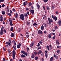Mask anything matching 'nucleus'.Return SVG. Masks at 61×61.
<instances>
[{
    "instance_id": "nucleus-5",
    "label": "nucleus",
    "mask_w": 61,
    "mask_h": 61,
    "mask_svg": "<svg viewBox=\"0 0 61 61\" xmlns=\"http://www.w3.org/2000/svg\"><path fill=\"white\" fill-rule=\"evenodd\" d=\"M48 20L49 21V24H51V21L52 23H53V22H54V21H53L51 19H51H50V18H48Z\"/></svg>"
},
{
    "instance_id": "nucleus-18",
    "label": "nucleus",
    "mask_w": 61,
    "mask_h": 61,
    "mask_svg": "<svg viewBox=\"0 0 61 61\" xmlns=\"http://www.w3.org/2000/svg\"><path fill=\"white\" fill-rule=\"evenodd\" d=\"M39 43L40 44H41V45H42V44H43V42H42V40H41L39 42Z\"/></svg>"
},
{
    "instance_id": "nucleus-16",
    "label": "nucleus",
    "mask_w": 61,
    "mask_h": 61,
    "mask_svg": "<svg viewBox=\"0 0 61 61\" xmlns=\"http://www.w3.org/2000/svg\"><path fill=\"white\" fill-rule=\"evenodd\" d=\"M41 29L42 30H44V25H42L41 27Z\"/></svg>"
},
{
    "instance_id": "nucleus-43",
    "label": "nucleus",
    "mask_w": 61,
    "mask_h": 61,
    "mask_svg": "<svg viewBox=\"0 0 61 61\" xmlns=\"http://www.w3.org/2000/svg\"><path fill=\"white\" fill-rule=\"evenodd\" d=\"M12 10L13 11H14V12H15V11H16V10H15V9H12Z\"/></svg>"
},
{
    "instance_id": "nucleus-51",
    "label": "nucleus",
    "mask_w": 61,
    "mask_h": 61,
    "mask_svg": "<svg viewBox=\"0 0 61 61\" xmlns=\"http://www.w3.org/2000/svg\"><path fill=\"white\" fill-rule=\"evenodd\" d=\"M3 61H5V58H3Z\"/></svg>"
},
{
    "instance_id": "nucleus-20",
    "label": "nucleus",
    "mask_w": 61,
    "mask_h": 61,
    "mask_svg": "<svg viewBox=\"0 0 61 61\" xmlns=\"http://www.w3.org/2000/svg\"><path fill=\"white\" fill-rule=\"evenodd\" d=\"M58 23L59 24V25H61V21L60 20H59L58 21Z\"/></svg>"
},
{
    "instance_id": "nucleus-24",
    "label": "nucleus",
    "mask_w": 61,
    "mask_h": 61,
    "mask_svg": "<svg viewBox=\"0 0 61 61\" xmlns=\"http://www.w3.org/2000/svg\"><path fill=\"white\" fill-rule=\"evenodd\" d=\"M47 49L48 50H51V49L49 48V46L48 45L47 46Z\"/></svg>"
},
{
    "instance_id": "nucleus-46",
    "label": "nucleus",
    "mask_w": 61,
    "mask_h": 61,
    "mask_svg": "<svg viewBox=\"0 0 61 61\" xmlns=\"http://www.w3.org/2000/svg\"><path fill=\"white\" fill-rule=\"evenodd\" d=\"M49 48H50L51 49H52V46L51 45H50L49 46Z\"/></svg>"
},
{
    "instance_id": "nucleus-23",
    "label": "nucleus",
    "mask_w": 61,
    "mask_h": 61,
    "mask_svg": "<svg viewBox=\"0 0 61 61\" xmlns=\"http://www.w3.org/2000/svg\"><path fill=\"white\" fill-rule=\"evenodd\" d=\"M57 53H58V54H59L60 53V50H58L57 51H56Z\"/></svg>"
},
{
    "instance_id": "nucleus-8",
    "label": "nucleus",
    "mask_w": 61,
    "mask_h": 61,
    "mask_svg": "<svg viewBox=\"0 0 61 61\" xmlns=\"http://www.w3.org/2000/svg\"><path fill=\"white\" fill-rule=\"evenodd\" d=\"M38 34H43V32L39 30L38 31Z\"/></svg>"
},
{
    "instance_id": "nucleus-3",
    "label": "nucleus",
    "mask_w": 61,
    "mask_h": 61,
    "mask_svg": "<svg viewBox=\"0 0 61 61\" xmlns=\"http://www.w3.org/2000/svg\"><path fill=\"white\" fill-rule=\"evenodd\" d=\"M20 18L21 19H22L23 20H24V19H25V17L24 15V14H21L20 16Z\"/></svg>"
},
{
    "instance_id": "nucleus-9",
    "label": "nucleus",
    "mask_w": 61,
    "mask_h": 61,
    "mask_svg": "<svg viewBox=\"0 0 61 61\" xmlns=\"http://www.w3.org/2000/svg\"><path fill=\"white\" fill-rule=\"evenodd\" d=\"M54 57H55L56 59H58V56H56L55 54L54 55Z\"/></svg>"
},
{
    "instance_id": "nucleus-44",
    "label": "nucleus",
    "mask_w": 61,
    "mask_h": 61,
    "mask_svg": "<svg viewBox=\"0 0 61 61\" xmlns=\"http://www.w3.org/2000/svg\"><path fill=\"white\" fill-rule=\"evenodd\" d=\"M45 56L46 58H47V54H45Z\"/></svg>"
},
{
    "instance_id": "nucleus-54",
    "label": "nucleus",
    "mask_w": 61,
    "mask_h": 61,
    "mask_svg": "<svg viewBox=\"0 0 61 61\" xmlns=\"http://www.w3.org/2000/svg\"><path fill=\"white\" fill-rule=\"evenodd\" d=\"M8 53H10L11 52V51H10V50H8Z\"/></svg>"
},
{
    "instance_id": "nucleus-22",
    "label": "nucleus",
    "mask_w": 61,
    "mask_h": 61,
    "mask_svg": "<svg viewBox=\"0 0 61 61\" xmlns=\"http://www.w3.org/2000/svg\"><path fill=\"white\" fill-rule=\"evenodd\" d=\"M14 34L12 33L11 34L10 36L11 37H13L14 36Z\"/></svg>"
},
{
    "instance_id": "nucleus-11",
    "label": "nucleus",
    "mask_w": 61,
    "mask_h": 61,
    "mask_svg": "<svg viewBox=\"0 0 61 61\" xmlns=\"http://www.w3.org/2000/svg\"><path fill=\"white\" fill-rule=\"evenodd\" d=\"M0 22H2L3 21V17L2 16L0 17Z\"/></svg>"
},
{
    "instance_id": "nucleus-30",
    "label": "nucleus",
    "mask_w": 61,
    "mask_h": 61,
    "mask_svg": "<svg viewBox=\"0 0 61 61\" xmlns=\"http://www.w3.org/2000/svg\"><path fill=\"white\" fill-rule=\"evenodd\" d=\"M54 18L55 21H56V20H57V17H55Z\"/></svg>"
},
{
    "instance_id": "nucleus-59",
    "label": "nucleus",
    "mask_w": 61,
    "mask_h": 61,
    "mask_svg": "<svg viewBox=\"0 0 61 61\" xmlns=\"http://www.w3.org/2000/svg\"><path fill=\"white\" fill-rule=\"evenodd\" d=\"M11 55H12V53H10L9 54V56H11Z\"/></svg>"
},
{
    "instance_id": "nucleus-26",
    "label": "nucleus",
    "mask_w": 61,
    "mask_h": 61,
    "mask_svg": "<svg viewBox=\"0 0 61 61\" xmlns=\"http://www.w3.org/2000/svg\"><path fill=\"white\" fill-rule=\"evenodd\" d=\"M9 22H12V19H9Z\"/></svg>"
},
{
    "instance_id": "nucleus-61",
    "label": "nucleus",
    "mask_w": 61,
    "mask_h": 61,
    "mask_svg": "<svg viewBox=\"0 0 61 61\" xmlns=\"http://www.w3.org/2000/svg\"><path fill=\"white\" fill-rule=\"evenodd\" d=\"M52 9H54L55 8V6H53L52 7Z\"/></svg>"
},
{
    "instance_id": "nucleus-64",
    "label": "nucleus",
    "mask_w": 61,
    "mask_h": 61,
    "mask_svg": "<svg viewBox=\"0 0 61 61\" xmlns=\"http://www.w3.org/2000/svg\"><path fill=\"white\" fill-rule=\"evenodd\" d=\"M37 46H40V44H39V43H38V45H37Z\"/></svg>"
},
{
    "instance_id": "nucleus-45",
    "label": "nucleus",
    "mask_w": 61,
    "mask_h": 61,
    "mask_svg": "<svg viewBox=\"0 0 61 61\" xmlns=\"http://www.w3.org/2000/svg\"><path fill=\"white\" fill-rule=\"evenodd\" d=\"M56 14L57 15L58 14V11H56Z\"/></svg>"
},
{
    "instance_id": "nucleus-50",
    "label": "nucleus",
    "mask_w": 61,
    "mask_h": 61,
    "mask_svg": "<svg viewBox=\"0 0 61 61\" xmlns=\"http://www.w3.org/2000/svg\"><path fill=\"white\" fill-rule=\"evenodd\" d=\"M51 16L53 18V19H54V18H55V17L54 16V15H53Z\"/></svg>"
},
{
    "instance_id": "nucleus-31",
    "label": "nucleus",
    "mask_w": 61,
    "mask_h": 61,
    "mask_svg": "<svg viewBox=\"0 0 61 61\" xmlns=\"http://www.w3.org/2000/svg\"><path fill=\"white\" fill-rule=\"evenodd\" d=\"M1 12L3 15H5V11H3Z\"/></svg>"
},
{
    "instance_id": "nucleus-57",
    "label": "nucleus",
    "mask_w": 61,
    "mask_h": 61,
    "mask_svg": "<svg viewBox=\"0 0 61 61\" xmlns=\"http://www.w3.org/2000/svg\"><path fill=\"white\" fill-rule=\"evenodd\" d=\"M57 47L58 48H59L60 47V46H57Z\"/></svg>"
},
{
    "instance_id": "nucleus-29",
    "label": "nucleus",
    "mask_w": 61,
    "mask_h": 61,
    "mask_svg": "<svg viewBox=\"0 0 61 61\" xmlns=\"http://www.w3.org/2000/svg\"><path fill=\"white\" fill-rule=\"evenodd\" d=\"M7 15H9V16H11V15H12L10 13H7Z\"/></svg>"
},
{
    "instance_id": "nucleus-27",
    "label": "nucleus",
    "mask_w": 61,
    "mask_h": 61,
    "mask_svg": "<svg viewBox=\"0 0 61 61\" xmlns=\"http://www.w3.org/2000/svg\"><path fill=\"white\" fill-rule=\"evenodd\" d=\"M13 48L14 50H16V46H13Z\"/></svg>"
},
{
    "instance_id": "nucleus-52",
    "label": "nucleus",
    "mask_w": 61,
    "mask_h": 61,
    "mask_svg": "<svg viewBox=\"0 0 61 61\" xmlns=\"http://www.w3.org/2000/svg\"><path fill=\"white\" fill-rule=\"evenodd\" d=\"M39 52L40 54H41V53H42V51H41V50H40Z\"/></svg>"
},
{
    "instance_id": "nucleus-42",
    "label": "nucleus",
    "mask_w": 61,
    "mask_h": 61,
    "mask_svg": "<svg viewBox=\"0 0 61 61\" xmlns=\"http://www.w3.org/2000/svg\"><path fill=\"white\" fill-rule=\"evenodd\" d=\"M51 35H53L54 36H56V34L55 33H51Z\"/></svg>"
},
{
    "instance_id": "nucleus-28",
    "label": "nucleus",
    "mask_w": 61,
    "mask_h": 61,
    "mask_svg": "<svg viewBox=\"0 0 61 61\" xmlns=\"http://www.w3.org/2000/svg\"><path fill=\"white\" fill-rule=\"evenodd\" d=\"M34 46V44L33 43H32L31 44H30V47H32V46Z\"/></svg>"
},
{
    "instance_id": "nucleus-33",
    "label": "nucleus",
    "mask_w": 61,
    "mask_h": 61,
    "mask_svg": "<svg viewBox=\"0 0 61 61\" xmlns=\"http://www.w3.org/2000/svg\"><path fill=\"white\" fill-rule=\"evenodd\" d=\"M21 53H22V54H24V53H25V51H21Z\"/></svg>"
},
{
    "instance_id": "nucleus-32",
    "label": "nucleus",
    "mask_w": 61,
    "mask_h": 61,
    "mask_svg": "<svg viewBox=\"0 0 61 61\" xmlns=\"http://www.w3.org/2000/svg\"><path fill=\"white\" fill-rule=\"evenodd\" d=\"M58 28V27L56 25L55 26V30H56Z\"/></svg>"
},
{
    "instance_id": "nucleus-14",
    "label": "nucleus",
    "mask_w": 61,
    "mask_h": 61,
    "mask_svg": "<svg viewBox=\"0 0 61 61\" xmlns=\"http://www.w3.org/2000/svg\"><path fill=\"white\" fill-rule=\"evenodd\" d=\"M26 4H27V1H25L23 3V5L24 6H25Z\"/></svg>"
},
{
    "instance_id": "nucleus-10",
    "label": "nucleus",
    "mask_w": 61,
    "mask_h": 61,
    "mask_svg": "<svg viewBox=\"0 0 61 61\" xmlns=\"http://www.w3.org/2000/svg\"><path fill=\"white\" fill-rule=\"evenodd\" d=\"M37 7L38 8V9L39 10V8L40 7V6L39 5L38 3H37Z\"/></svg>"
},
{
    "instance_id": "nucleus-47",
    "label": "nucleus",
    "mask_w": 61,
    "mask_h": 61,
    "mask_svg": "<svg viewBox=\"0 0 61 61\" xmlns=\"http://www.w3.org/2000/svg\"><path fill=\"white\" fill-rule=\"evenodd\" d=\"M41 48H42V47H41V46H40L38 47V49H39H39H41Z\"/></svg>"
},
{
    "instance_id": "nucleus-34",
    "label": "nucleus",
    "mask_w": 61,
    "mask_h": 61,
    "mask_svg": "<svg viewBox=\"0 0 61 61\" xmlns=\"http://www.w3.org/2000/svg\"><path fill=\"white\" fill-rule=\"evenodd\" d=\"M46 8H47V10H48L49 9V7L48 5L46 6Z\"/></svg>"
},
{
    "instance_id": "nucleus-13",
    "label": "nucleus",
    "mask_w": 61,
    "mask_h": 61,
    "mask_svg": "<svg viewBox=\"0 0 61 61\" xmlns=\"http://www.w3.org/2000/svg\"><path fill=\"white\" fill-rule=\"evenodd\" d=\"M59 40H56V44H58V45H59V44H59Z\"/></svg>"
},
{
    "instance_id": "nucleus-49",
    "label": "nucleus",
    "mask_w": 61,
    "mask_h": 61,
    "mask_svg": "<svg viewBox=\"0 0 61 61\" xmlns=\"http://www.w3.org/2000/svg\"><path fill=\"white\" fill-rule=\"evenodd\" d=\"M27 52L28 51H29V48L27 47Z\"/></svg>"
},
{
    "instance_id": "nucleus-12",
    "label": "nucleus",
    "mask_w": 61,
    "mask_h": 61,
    "mask_svg": "<svg viewBox=\"0 0 61 61\" xmlns=\"http://www.w3.org/2000/svg\"><path fill=\"white\" fill-rule=\"evenodd\" d=\"M1 31H0V35H3V30H1Z\"/></svg>"
},
{
    "instance_id": "nucleus-2",
    "label": "nucleus",
    "mask_w": 61,
    "mask_h": 61,
    "mask_svg": "<svg viewBox=\"0 0 61 61\" xmlns=\"http://www.w3.org/2000/svg\"><path fill=\"white\" fill-rule=\"evenodd\" d=\"M5 44H7V45H8V46H11V44H12L11 40H9V42H6Z\"/></svg>"
},
{
    "instance_id": "nucleus-25",
    "label": "nucleus",
    "mask_w": 61,
    "mask_h": 61,
    "mask_svg": "<svg viewBox=\"0 0 61 61\" xmlns=\"http://www.w3.org/2000/svg\"><path fill=\"white\" fill-rule=\"evenodd\" d=\"M13 30H14V28H13V27H11L10 29L11 31H13Z\"/></svg>"
},
{
    "instance_id": "nucleus-39",
    "label": "nucleus",
    "mask_w": 61,
    "mask_h": 61,
    "mask_svg": "<svg viewBox=\"0 0 61 61\" xmlns=\"http://www.w3.org/2000/svg\"><path fill=\"white\" fill-rule=\"evenodd\" d=\"M38 59V57L36 56L35 58V60H37Z\"/></svg>"
},
{
    "instance_id": "nucleus-60",
    "label": "nucleus",
    "mask_w": 61,
    "mask_h": 61,
    "mask_svg": "<svg viewBox=\"0 0 61 61\" xmlns=\"http://www.w3.org/2000/svg\"><path fill=\"white\" fill-rule=\"evenodd\" d=\"M2 7H4V6H5V5H4V4H3L2 5Z\"/></svg>"
},
{
    "instance_id": "nucleus-63",
    "label": "nucleus",
    "mask_w": 61,
    "mask_h": 61,
    "mask_svg": "<svg viewBox=\"0 0 61 61\" xmlns=\"http://www.w3.org/2000/svg\"><path fill=\"white\" fill-rule=\"evenodd\" d=\"M41 60L42 61H44V59H43V58H42L41 59Z\"/></svg>"
},
{
    "instance_id": "nucleus-62",
    "label": "nucleus",
    "mask_w": 61,
    "mask_h": 61,
    "mask_svg": "<svg viewBox=\"0 0 61 61\" xmlns=\"http://www.w3.org/2000/svg\"><path fill=\"white\" fill-rule=\"evenodd\" d=\"M3 24H4V25H5V22L4 21H3Z\"/></svg>"
},
{
    "instance_id": "nucleus-6",
    "label": "nucleus",
    "mask_w": 61,
    "mask_h": 61,
    "mask_svg": "<svg viewBox=\"0 0 61 61\" xmlns=\"http://www.w3.org/2000/svg\"><path fill=\"white\" fill-rule=\"evenodd\" d=\"M35 57H36V55L34 54H32V56H31L32 58H34Z\"/></svg>"
},
{
    "instance_id": "nucleus-17",
    "label": "nucleus",
    "mask_w": 61,
    "mask_h": 61,
    "mask_svg": "<svg viewBox=\"0 0 61 61\" xmlns=\"http://www.w3.org/2000/svg\"><path fill=\"white\" fill-rule=\"evenodd\" d=\"M31 13L32 14H34V10H31Z\"/></svg>"
},
{
    "instance_id": "nucleus-37",
    "label": "nucleus",
    "mask_w": 61,
    "mask_h": 61,
    "mask_svg": "<svg viewBox=\"0 0 61 61\" xmlns=\"http://www.w3.org/2000/svg\"><path fill=\"white\" fill-rule=\"evenodd\" d=\"M4 29V27L3 26H2L1 27V30H3V29Z\"/></svg>"
},
{
    "instance_id": "nucleus-19",
    "label": "nucleus",
    "mask_w": 61,
    "mask_h": 61,
    "mask_svg": "<svg viewBox=\"0 0 61 61\" xmlns=\"http://www.w3.org/2000/svg\"><path fill=\"white\" fill-rule=\"evenodd\" d=\"M53 57H52L50 58V61H53Z\"/></svg>"
},
{
    "instance_id": "nucleus-48",
    "label": "nucleus",
    "mask_w": 61,
    "mask_h": 61,
    "mask_svg": "<svg viewBox=\"0 0 61 61\" xmlns=\"http://www.w3.org/2000/svg\"><path fill=\"white\" fill-rule=\"evenodd\" d=\"M5 1V0H0V2H4V1Z\"/></svg>"
},
{
    "instance_id": "nucleus-38",
    "label": "nucleus",
    "mask_w": 61,
    "mask_h": 61,
    "mask_svg": "<svg viewBox=\"0 0 61 61\" xmlns=\"http://www.w3.org/2000/svg\"><path fill=\"white\" fill-rule=\"evenodd\" d=\"M24 54L26 56H27V52H25Z\"/></svg>"
},
{
    "instance_id": "nucleus-35",
    "label": "nucleus",
    "mask_w": 61,
    "mask_h": 61,
    "mask_svg": "<svg viewBox=\"0 0 61 61\" xmlns=\"http://www.w3.org/2000/svg\"><path fill=\"white\" fill-rule=\"evenodd\" d=\"M10 25L11 26H13V23H12V22H10Z\"/></svg>"
},
{
    "instance_id": "nucleus-7",
    "label": "nucleus",
    "mask_w": 61,
    "mask_h": 61,
    "mask_svg": "<svg viewBox=\"0 0 61 61\" xmlns=\"http://www.w3.org/2000/svg\"><path fill=\"white\" fill-rule=\"evenodd\" d=\"M48 36L49 38L50 39V38H51V37L52 36V34H51V33L49 34L48 35Z\"/></svg>"
},
{
    "instance_id": "nucleus-4",
    "label": "nucleus",
    "mask_w": 61,
    "mask_h": 61,
    "mask_svg": "<svg viewBox=\"0 0 61 61\" xmlns=\"http://www.w3.org/2000/svg\"><path fill=\"white\" fill-rule=\"evenodd\" d=\"M22 46V44L21 43H19V45H17V48H20V46Z\"/></svg>"
},
{
    "instance_id": "nucleus-40",
    "label": "nucleus",
    "mask_w": 61,
    "mask_h": 61,
    "mask_svg": "<svg viewBox=\"0 0 61 61\" xmlns=\"http://www.w3.org/2000/svg\"><path fill=\"white\" fill-rule=\"evenodd\" d=\"M3 32L4 33H6V30L5 29H4V30Z\"/></svg>"
},
{
    "instance_id": "nucleus-55",
    "label": "nucleus",
    "mask_w": 61,
    "mask_h": 61,
    "mask_svg": "<svg viewBox=\"0 0 61 61\" xmlns=\"http://www.w3.org/2000/svg\"><path fill=\"white\" fill-rule=\"evenodd\" d=\"M33 25H34V26H35L36 25H37V24H36V23H34L33 24Z\"/></svg>"
},
{
    "instance_id": "nucleus-21",
    "label": "nucleus",
    "mask_w": 61,
    "mask_h": 61,
    "mask_svg": "<svg viewBox=\"0 0 61 61\" xmlns=\"http://www.w3.org/2000/svg\"><path fill=\"white\" fill-rule=\"evenodd\" d=\"M21 57H23L25 58V56L24 55V54H22V55H21Z\"/></svg>"
},
{
    "instance_id": "nucleus-56",
    "label": "nucleus",
    "mask_w": 61,
    "mask_h": 61,
    "mask_svg": "<svg viewBox=\"0 0 61 61\" xmlns=\"http://www.w3.org/2000/svg\"><path fill=\"white\" fill-rule=\"evenodd\" d=\"M10 13H11V14H12V13H13V12L11 10H10Z\"/></svg>"
},
{
    "instance_id": "nucleus-41",
    "label": "nucleus",
    "mask_w": 61,
    "mask_h": 61,
    "mask_svg": "<svg viewBox=\"0 0 61 61\" xmlns=\"http://www.w3.org/2000/svg\"><path fill=\"white\" fill-rule=\"evenodd\" d=\"M43 1L44 2H47V1H48V0H43Z\"/></svg>"
},
{
    "instance_id": "nucleus-15",
    "label": "nucleus",
    "mask_w": 61,
    "mask_h": 61,
    "mask_svg": "<svg viewBox=\"0 0 61 61\" xmlns=\"http://www.w3.org/2000/svg\"><path fill=\"white\" fill-rule=\"evenodd\" d=\"M13 42H14V46H15L16 45V42H15L14 40L13 41Z\"/></svg>"
},
{
    "instance_id": "nucleus-36",
    "label": "nucleus",
    "mask_w": 61,
    "mask_h": 61,
    "mask_svg": "<svg viewBox=\"0 0 61 61\" xmlns=\"http://www.w3.org/2000/svg\"><path fill=\"white\" fill-rule=\"evenodd\" d=\"M24 16H26V17H27L28 15H27V14L26 13H25L24 14Z\"/></svg>"
},
{
    "instance_id": "nucleus-53",
    "label": "nucleus",
    "mask_w": 61,
    "mask_h": 61,
    "mask_svg": "<svg viewBox=\"0 0 61 61\" xmlns=\"http://www.w3.org/2000/svg\"><path fill=\"white\" fill-rule=\"evenodd\" d=\"M53 39V40L55 39L56 38V37L55 36H54L53 37H52Z\"/></svg>"
},
{
    "instance_id": "nucleus-58",
    "label": "nucleus",
    "mask_w": 61,
    "mask_h": 61,
    "mask_svg": "<svg viewBox=\"0 0 61 61\" xmlns=\"http://www.w3.org/2000/svg\"><path fill=\"white\" fill-rule=\"evenodd\" d=\"M32 5V3L29 4V6H31Z\"/></svg>"
},
{
    "instance_id": "nucleus-1",
    "label": "nucleus",
    "mask_w": 61,
    "mask_h": 61,
    "mask_svg": "<svg viewBox=\"0 0 61 61\" xmlns=\"http://www.w3.org/2000/svg\"><path fill=\"white\" fill-rule=\"evenodd\" d=\"M12 56L13 59H15V51L14 50H13V51Z\"/></svg>"
}]
</instances>
